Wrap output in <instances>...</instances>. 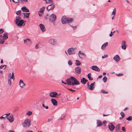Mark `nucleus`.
Returning <instances> with one entry per match:
<instances>
[{
    "label": "nucleus",
    "instance_id": "obj_30",
    "mask_svg": "<svg viewBox=\"0 0 132 132\" xmlns=\"http://www.w3.org/2000/svg\"><path fill=\"white\" fill-rule=\"evenodd\" d=\"M2 37L1 35H0V44H3L5 42L4 40H2L1 38H2Z\"/></svg>",
    "mask_w": 132,
    "mask_h": 132
},
{
    "label": "nucleus",
    "instance_id": "obj_57",
    "mask_svg": "<svg viewBox=\"0 0 132 132\" xmlns=\"http://www.w3.org/2000/svg\"><path fill=\"white\" fill-rule=\"evenodd\" d=\"M61 81H62V83H63L64 84H67V83L66 82L63 81L62 80Z\"/></svg>",
    "mask_w": 132,
    "mask_h": 132
},
{
    "label": "nucleus",
    "instance_id": "obj_58",
    "mask_svg": "<svg viewBox=\"0 0 132 132\" xmlns=\"http://www.w3.org/2000/svg\"><path fill=\"white\" fill-rule=\"evenodd\" d=\"M10 113H8L6 114H5V115H6V116H7V117H8L7 116H9L10 115Z\"/></svg>",
    "mask_w": 132,
    "mask_h": 132
},
{
    "label": "nucleus",
    "instance_id": "obj_14",
    "mask_svg": "<svg viewBox=\"0 0 132 132\" xmlns=\"http://www.w3.org/2000/svg\"><path fill=\"white\" fill-rule=\"evenodd\" d=\"M57 93L55 92H52L50 94V96L52 97H55L57 95Z\"/></svg>",
    "mask_w": 132,
    "mask_h": 132
},
{
    "label": "nucleus",
    "instance_id": "obj_29",
    "mask_svg": "<svg viewBox=\"0 0 132 132\" xmlns=\"http://www.w3.org/2000/svg\"><path fill=\"white\" fill-rule=\"evenodd\" d=\"M75 64L76 66H79L81 64L80 62L77 60H76Z\"/></svg>",
    "mask_w": 132,
    "mask_h": 132
},
{
    "label": "nucleus",
    "instance_id": "obj_48",
    "mask_svg": "<svg viewBox=\"0 0 132 132\" xmlns=\"http://www.w3.org/2000/svg\"><path fill=\"white\" fill-rule=\"evenodd\" d=\"M68 90H70V91H72V92H75V90L72 89H68Z\"/></svg>",
    "mask_w": 132,
    "mask_h": 132
},
{
    "label": "nucleus",
    "instance_id": "obj_13",
    "mask_svg": "<svg viewBox=\"0 0 132 132\" xmlns=\"http://www.w3.org/2000/svg\"><path fill=\"white\" fill-rule=\"evenodd\" d=\"M92 69L93 70H95L97 71H100V69L98 67L94 65L92 66Z\"/></svg>",
    "mask_w": 132,
    "mask_h": 132
},
{
    "label": "nucleus",
    "instance_id": "obj_49",
    "mask_svg": "<svg viewBox=\"0 0 132 132\" xmlns=\"http://www.w3.org/2000/svg\"><path fill=\"white\" fill-rule=\"evenodd\" d=\"M69 25H70V26H71L72 27V28H73V29H76L77 28V26H75L74 27H73V26H72L70 25V24H69Z\"/></svg>",
    "mask_w": 132,
    "mask_h": 132
},
{
    "label": "nucleus",
    "instance_id": "obj_56",
    "mask_svg": "<svg viewBox=\"0 0 132 132\" xmlns=\"http://www.w3.org/2000/svg\"><path fill=\"white\" fill-rule=\"evenodd\" d=\"M38 48V45L37 44L35 46V48L36 49H37Z\"/></svg>",
    "mask_w": 132,
    "mask_h": 132
},
{
    "label": "nucleus",
    "instance_id": "obj_12",
    "mask_svg": "<svg viewBox=\"0 0 132 132\" xmlns=\"http://www.w3.org/2000/svg\"><path fill=\"white\" fill-rule=\"evenodd\" d=\"M19 85L20 87L22 88H23L26 85V84L23 82V81L21 79L20 80Z\"/></svg>",
    "mask_w": 132,
    "mask_h": 132
},
{
    "label": "nucleus",
    "instance_id": "obj_6",
    "mask_svg": "<svg viewBox=\"0 0 132 132\" xmlns=\"http://www.w3.org/2000/svg\"><path fill=\"white\" fill-rule=\"evenodd\" d=\"M95 84V82H94L93 83H91L89 87L88 86L87 88L89 90H93L94 88L95 87L94 85Z\"/></svg>",
    "mask_w": 132,
    "mask_h": 132
},
{
    "label": "nucleus",
    "instance_id": "obj_52",
    "mask_svg": "<svg viewBox=\"0 0 132 132\" xmlns=\"http://www.w3.org/2000/svg\"><path fill=\"white\" fill-rule=\"evenodd\" d=\"M78 53H79V54H82L83 55H86V54L84 53H83V52H81V51H79V52Z\"/></svg>",
    "mask_w": 132,
    "mask_h": 132
},
{
    "label": "nucleus",
    "instance_id": "obj_45",
    "mask_svg": "<svg viewBox=\"0 0 132 132\" xmlns=\"http://www.w3.org/2000/svg\"><path fill=\"white\" fill-rule=\"evenodd\" d=\"M5 115H3V116H2L1 117H0V118L1 119H4L6 117L7 118V116H5L4 117V116Z\"/></svg>",
    "mask_w": 132,
    "mask_h": 132
},
{
    "label": "nucleus",
    "instance_id": "obj_18",
    "mask_svg": "<svg viewBox=\"0 0 132 132\" xmlns=\"http://www.w3.org/2000/svg\"><path fill=\"white\" fill-rule=\"evenodd\" d=\"M87 81L88 80L84 77L81 79V82L83 84H85Z\"/></svg>",
    "mask_w": 132,
    "mask_h": 132
},
{
    "label": "nucleus",
    "instance_id": "obj_23",
    "mask_svg": "<svg viewBox=\"0 0 132 132\" xmlns=\"http://www.w3.org/2000/svg\"><path fill=\"white\" fill-rule=\"evenodd\" d=\"M108 42L105 43L102 46L101 49L103 50L105 49V47L108 45Z\"/></svg>",
    "mask_w": 132,
    "mask_h": 132
},
{
    "label": "nucleus",
    "instance_id": "obj_7",
    "mask_svg": "<svg viewBox=\"0 0 132 132\" xmlns=\"http://www.w3.org/2000/svg\"><path fill=\"white\" fill-rule=\"evenodd\" d=\"M67 18L65 16H63L61 19V21L63 24H65L67 23Z\"/></svg>",
    "mask_w": 132,
    "mask_h": 132
},
{
    "label": "nucleus",
    "instance_id": "obj_8",
    "mask_svg": "<svg viewBox=\"0 0 132 132\" xmlns=\"http://www.w3.org/2000/svg\"><path fill=\"white\" fill-rule=\"evenodd\" d=\"M127 45L126 44V42L125 41H123L121 44V48L123 50L126 49Z\"/></svg>",
    "mask_w": 132,
    "mask_h": 132
},
{
    "label": "nucleus",
    "instance_id": "obj_31",
    "mask_svg": "<svg viewBox=\"0 0 132 132\" xmlns=\"http://www.w3.org/2000/svg\"><path fill=\"white\" fill-rule=\"evenodd\" d=\"M127 120L130 121L132 120V116H129L128 118H126Z\"/></svg>",
    "mask_w": 132,
    "mask_h": 132
},
{
    "label": "nucleus",
    "instance_id": "obj_24",
    "mask_svg": "<svg viewBox=\"0 0 132 132\" xmlns=\"http://www.w3.org/2000/svg\"><path fill=\"white\" fill-rule=\"evenodd\" d=\"M3 35H4L3 37L4 38V40H5L8 38V34L7 33H4Z\"/></svg>",
    "mask_w": 132,
    "mask_h": 132
},
{
    "label": "nucleus",
    "instance_id": "obj_59",
    "mask_svg": "<svg viewBox=\"0 0 132 132\" xmlns=\"http://www.w3.org/2000/svg\"><path fill=\"white\" fill-rule=\"evenodd\" d=\"M78 55H79V57L81 59H83V58H82V57H81L80 56V55L79 54V53H78Z\"/></svg>",
    "mask_w": 132,
    "mask_h": 132
},
{
    "label": "nucleus",
    "instance_id": "obj_28",
    "mask_svg": "<svg viewBox=\"0 0 132 132\" xmlns=\"http://www.w3.org/2000/svg\"><path fill=\"white\" fill-rule=\"evenodd\" d=\"M23 14L24 15V16L26 18H28L29 17V14H30V13H23Z\"/></svg>",
    "mask_w": 132,
    "mask_h": 132
},
{
    "label": "nucleus",
    "instance_id": "obj_1",
    "mask_svg": "<svg viewBox=\"0 0 132 132\" xmlns=\"http://www.w3.org/2000/svg\"><path fill=\"white\" fill-rule=\"evenodd\" d=\"M67 84L70 85H78L80 83L76 79L73 77L71 76L66 80Z\"/></svg>",
    "mask_w": 132,
    "mask_h": 132
},
{
    "label": "nucleus",
    "instance_id": "obj_33",
    "mask_svg": "<svg viewBox=\"0 0 132 132\" xmlns=\"http://www.w3.org/2000/svg\"><path fill=\"white\" fill-rule=\"evenodd\" d=\"M22 11L23 12H28L29 11L28 9H21Z\"/></svg>",
    "mask_w": 132,
    "mask_h": 132
},
{
    "label": "nucleus",
    "instance_id": "obj_51",
    "mask_svg": "<svg viewBox=\"0 0 132 132\" xmlns=\"http://www.w3.org/2000/svg\"><path fill=\"white\" fill-rule=\"evenodd\" d=\"M4 32V31L2 29H0V34H2Z\"/></svg>",
    "mask_w": 132,
    "mask_h": 132
},
{
    "label": "nucleus",
    "instance_id": "obj_22",
    "mask_svg": "<svg viewBox=\"0 0 132 132\" xmlns=\"http://www.w3.org/2000/svg\"><path fill=\"white\" fill-rule=\"evenodd\" d=\"M73 19L72 18H67V23H69L72 22Z\"/></svg>",
    "mask_w": 132,
    "mask_h": 132
},
{
    "label": "nucleus",
    "instance_id": "obj_46",
    "mask_svg": "<svg viewBox=\"0 0 132 132\" xmlns=\"http://www.w3.org/2000/svg\"><path fill=\"white\" fill-rule=\"evenodd\" d=\"M87 77L90 80H93V78L91 76H88Z\"/></svg>",
    "mask_w": 132,
    "mask_h": 132
},
{
    "label": "nucleus",
    "instance_id": "obj_60",
    "mask_svg": "<svg viewBox=\"0 0 132 132\" xmlns=\"http://www.w3.org/2000/svg\"><path fill=\"white\" fill-rule=\"evenodd\" d=\"M91 76V73H89L87 75V76L88 77V76Z\"/></svg>",
    "mask_w": 132,
    "mask_h": 132
},
{
    "label": "nucleus",
    "instance_id": "obj_2",
    "mask_svg": "<svg viewBox=\"0 0 132 132\" xmlns=\"http://www.w3.org/2000/svg\"><path fill=\"white\" fill-rule=\"evenodd\" d=\"M31 119H26L24 123L23 124V126L24 127H29L31 125Z\"/></svg>",
    "mask_w": 132,
    "mask_h": 132
},
{
    "label": "nucleus",
    "instance_id": "obj_27",
    "mask_svg": "<svg viewBox=\"0 0 132 132\" xmlns=\"http://www.w3.org/2000/svg\"><path fill=\"white\" fill-rule=\"evenodd\" d=\"M97 126H100L102 125V122L99 120H97Z\"/></svg>",
    "mask_w": 132,
    "mask_h": 132
},
{
    "label": "nucleus",
    "instance_id": "obj_15",
    "mask_svg": "<svg viewBox=\"0 0 132 132\" xmlns=\"http://www.w3.org/2000/svg\"><path fill=\"white\" fill-rule=\"evenodd\" d=\"M24 23V21L22 20H20L16 24L18 26L21 27Z\"/></svg>",
    "mask_w": 132,
    "mask_h": 132
},
{
    "label": "nucleus",
    "instance_id": "obj_11",
    "mask_svg": "<svg viewBox=\"0 0 132 132\" xmlns=\"http://www.w3.org/2000/svg\"><path fill=\"white\" fill-rule=\"evenodd\" d=\"M7 118L10 122H13L14 120V118L12 114L10 115L9 117H7Z\"/></svg>",
    "mask_w": 132,
    "mask_h": 132
},
{
    "label": "nucleus",
    "instance_id": "obj_39",
    "mask_svg": "<svg viewBox=\"0 0 132 132\" xmlns=\"http://www.w3.org/2000/svg\"><path fill=\"white\" fill-rule=\"evenodd\" d=\"M68 64L69 65H72V61L70 60H69L68 62Z\"/></svg>",
    "mask_w": 132,
    "mask_h": 132
},
{
    "label": "nucleus",
    "instance_id": "obj_37",
    "mask_svg": "<svg viewBox=\"0 0 132 132\" xmlns=\"http://www.w3.org/2000/svg\"><path fill=\"white\" fill-rule=\"evenodd\" d=\"M21 11L20 10H19L17 11L16 12V14L18 15H20L21 13Z\"/></svg>",
    "mask_w": 132,
    "mask_h": 132
},
{
    "label": "nucleus",
    "instance_id": "obj_50",
    "mask_svg": "<svg viewBox=\"0 0 132 132\" xmlns=\"http://www.w3.org/2000/svg\"><path fill=\"white\" fill-rule=\"evenodd\" d=\"M23 1H25L26 2H28L27 0H19V2H22Z\"/></svg>",
    "mask_w": 132,
    "mask_h": 132
},
{
    "label": "nucleus",
    "instance_id": "obj_20",
    "mask_svg": "<svg viewBox=\"0 0 132 132\" xmlns=\"http://www.w3.org/2000/svg\"><path fill=\"white\" fill-rule=\"evenodd\" d=\"M21 18L19 16H16V20L15 21V24L17 23L19 21H20V20H21Z\"/></svg>",
    "mask_w": 132,
    "mask_h": 132
},
{
    "label": "nucleus",
    "instance_id": "obj_35",
    "mask_svg": "<svg viewBox=\"0 0 132 132\" xmlns=\"http://www.w3.org/2000/svg\"><path fill=\"white\" fill-rule=\"evenodd\" d=\"M116 9H114L112 13V15H113L115 16V14L116 13Z\"/></svg>",
    "mask_w": 132,
    "mask_h": 132
},
{
    "label": "nucleus",
    "instance_id": "obj_36",
    "mask_svg": "<svg viewBox=\"0 0 132 132\" xmlns=\"http://www.w3.org/2000/svg\"><path fill=\"white\" fill-rule=\"evenodd\" d=\"M46 0H44V1H46V3L47 4L48 3L47 2ZM48 0V1L49 3H52L53 2V1L52 0Z\"/></svg>",
    "mask_w": 132,
    "mask_h": 132
},
{
    "label": "nucleus",
    "instance_id": "obj_38",
    "mask_svg": "<svg viewBox=\"0 0 132 132\" xmlns=\"http://www.w3.org/2000/svg\"><path fill=\"white\" fill-rule=\"evenodd\" d=\"M32 114V112L30 111H29L26 113V114L29 116L31 115Z\"/></svg>",
    "mask_w": 132,
    "mask_h": 132
},
{
    "label": "nucleus",
    "instance_id": "obj_43",
    "mask_svg": "<svg viewBox=\"0 0 132 132\" xmlns=\"http://www.w3.org/2000/svg\"><path fill=\"white\" fill-rule=\"evenodd\" d=\"M108 55H104L102 56V58L103 59H104L105 58H107L108 57Z\"/></svg>",
    "mask_w": 132,
    "mask_h": 132
},
{
    "label": "nucleus",
    "instance_id": "obj_17",
    "mask_svg": "<svg viewBox=\"0 0 132 132\" xmlns=\"http://www.w3.org/2000/svg\"><path fill=\"white\" fill-rule=\"evenodd\" d=\"M39 27L41 30L43 32L45 31V28L43 24H39Z\"/></svg>",
    "mask_w": 132,
    "mask_h": 132
},
{
    "label": "nucleus",
    "instance_id": "obj_3",
    "mask_svg": "<svg viewBox=\"0 0 132 132\" xmlns=\"http://www.w3.org/2000/svg\"><path fill=\"white\" fill-rule=\"evenodd\" d=\"M56 20V15L52 14L50 16L49 20L51 22L54 23Z\"/></svg>",
    "mask_w": 132,
    "mask_h": 132
},
{
    "label": "nucleus",
    "instance_id": "obj_41",
    "mask_svg": "<svg viewBox=\"0 0 132 132\" xmlns=\"http://www.w3.org/2000/svg\"><path fill=\"white\" fill-rule=\"evenodd\" d=\"M4 67V68H5L6 67V65H1L0 66V69H2Z\"/></svg>",
    "mask_w": 132,
    "mask_h": 132
},
{
    "label": "nucleus",
    "instance_id": "obj_16",
    "mask_svg": "<svg viewBox=\"0 0 132 132\" xmlns=\"http://www.w3.org/2000/svg\"><path fill=\"white\" fill-rule=\"evenodd\" d=\"M113 59L116 62H118L120 60L119 56L118 55H116L113 58Z\"/></svg>",
    "mask_w": 132,
    "mask_h": 132
},
{
    "label": "nucleus",
    "instance_id": "obj_47",
    "mask_svg": "<svg viewBox=\"0 0 132 132\" xmlns=\"http://www.w3.org/2000/svg\"><path fill=\"white\" fill-rule=\"evenodd\" d=\"M120 114L121 115L122 117H124L125 116V114L123 112H121L120 113Z\"/></svg>",
    "mask_w": 132,
    "mask_h": 132
},
{
    "label": "nucleus",
    "instance_id": "obj_61",
    "mask_svg": "<svg viewBox=\"0 0 132 132\" xmlns=\"http://www.w3.org/2000/svg\"><path fill=\"white\" fill-rule=\"evenodd\" d=\"M102 77V75H100L98 77V78H101Z\"/></svg>",
    "mask_w": 132,
    "mask_h": 132
},
{
    "label": "nucleus",
    "instance_id": "obj_5",
    "mask_svg": "<svg viewBox=\"0 0 132 132\" xmlns=\"http://www.w3.org/2000/svg\"><path fill=\"white\" fill-rule=\"evenodd\" d=\"M49 43L53 45H55L56 44V41L54 39H52L49 40Z\"/></svg>",
    "mask_w": 132,
    "mask_h": 132
},
{
    "label": "nucleus",
    "instance_id": "obj_64",
    "mask_svg": "<svg viewBox=\"0 0 132 132\" xmlns=\"http://www.w3.org/2000/svg\"><path fill=\"white\" fill-rule=\"evenodd\" d=\"M9 132H15L13 130H10L9 131Z\"/></svg>",
    "mask_w": 132,
    "mask_h": 132
},
{
    "label": "nucleus",
    "instance_id": "obj_9",
    "mask_svg": "<svg viewBox=\"0 0 132 132\" xmlns=\"http://www.w3.org/2000/svg\"><path fill=\"white\" fill-rule=\"evenodd\" d=\"M109 129L111 131H113L115 127L112 123H110L108 125Z\"/></svg>",
    "mask_w": 132,
    "mask_h": 132
},
{
    "label": "nucleus",
    "instance_id": "obj_34",
    "mask_svg": "<svg viewBox=\"0 0 132 132\" xmlns=\"http://www.w3.org/2000/svg\"><path fill=\"white\" fill-rule=\"evenodd\" d=\"M120 126V124H118L117 125V126L116 127V129H115V130H118L119 129V128Z\"/></svg>",
    "mask_w": 132,
    "mask_h": 132
},
{
    "label": "nucleus",
    "instance_id": "obj_19",
    "mask_svg": "<svg viewBox=\"0 0 132 132\" xmlns=\"http://www.w3.org/2000/svg\"><path fill=\"white\" fill-rule=\"evenodd\" d=\"M51 101L52 103L54 105L56 106L57 105V102L55 99H52Z\"/></svg>",
    "mask_w": 132,
    "mask_h": 132
},
{
    "label": "nucleus",
    "instance_id": "obj_53",
    "mask_svg": "<svg viewBox=\"0 0 132 132\" xmlns=\"http://www.w3.org/2000/svg\"><path fill=\"white\" fill-rule=\"evenodd\" d=\"M121 129H122V130L123 131H125V128L124 127H122Z\"/></svg>",
    "mask_w": 132,
    "mask_h": 132
},
{
    "label": "nucleus",
    "instance_id": "obj_21",
    "mask_svg": "<svg viewBox=\"0 0 132 132\" xmlns=\"http://www.w3.org/2000/svg\"><path fill=\"white\" fill-rule=\"evenodd\" d=\"M55 5L53 3L48 5L46 7V8H54L55 7Z\"/></svg>",
    "mask_w": 132,
    "mask_h": 132
},
{
    "label": "nucleus",
    "instance_id": "obj_63",
    "mask_svg": "<svg viewBox=\"0 0 132 132\" xmlns=\"http://www.w3.org/2000/svg\"><path fill=\"white\" fill-rule=\"evenodd\" d=\"M26 132H33L32 130H27Z\"/></svg>",
    "mask_w": 132,
    "mask_h": 132
},
{
    "label": "nucleus",
    "instance_id": "obj_55",
    "mask_svg": "<svg viewBox=\"0 0 132 132\" xmlns=\"http://www.w3.org/2000/svg\"><path fill=\"white\" fill-rule=\"evenodd\" d=\"M113 35V34L112 33V32L111 31V34H109L110 36V37H112Z\"/></svg>",
    "mask_w": 132,
    "mask_h": 132
},
{
    "label": "nucleus",
    "instance_id": "obj_10",
    "mask_svg": "<svg viewBox=\"0 0 132 132\" xmlns=\"http://www.w3.org/2000/svg\"><path fill=\"white\" fill-rule=\"evenodd\" d=\"M75 72L78 74H80L81 72V69L79 67H76L75 69Z\"/></svg>",
    "mask_w": 132,
    "mask_h": 132
},
{
    "label": "nucleus",
    "instance_id": "obj_26",
    "mask_svg": "<svg viewBox=\"0 0 132 132\" xmlns=\"http://www.w3.org/2000/svg\"><path fill=\"white\" fill-rule=\"evenodd\" d=\"M44 9H43L42 10H41L40 11L38 12V14L40 16H42V14H41V13L42 14L44 12Z\"/></svg>",
    "mask_w": 132,
    "mask_h": 132
},
{
    "label": "nucleus",
    "instance_id": "obj_25",
    "mask_svg": "<svg viewBox=\"0 0 132 132\" xmlns=\"http://www.w3.org/2000/svg\"><path fill=\"white\" fill-rule=\"evenodd\" d=\"M28 42H29L30 43H31V42L30 39L29 38H27L24 40V44H27V43Z\"/></svg>",
    "mask_w": 132,
    "mask_h": 132
},
{
    "label": "nucleus",
    "instance_id": "obj_32",
    "mask_svg": "<svg viewBox=\"0 0 132 132\" xmlns=\"http://www.w3.org/2000/svg\"><path fill=\"white\" fill-rule=\"evenodd\" d=\"M103 81L104 82H106L107 80V78L106 76H104V78H103Z\"/></svg>",
    "mask_w": 132,
    "mask_h": 132
},
{
    "label": "nucleus",
    "instance_id": "obj_42",
    "mask_svg": "<svg viewBox=\"0 0 132 132\" xmlns=\"http://www.w3.org/2000/svg\"><path fill=\"white\" fill-rule=\"evenodd\" d=\"M11 78H10V79H8V84H9V86H11Z\"/></svg>",
    "mask_w": 132,
    "mask_h": 132
},
{
    "label": "nucleus",
    "instance_id": "obj_62",
    "mask_svg": "<svg viewBox=\"0 0 132 132\" xmlns=\"http://www.w3.org/2000/svg\"><path fill=\"white\" fill-rule=\"evenodd\" d=\"M128 108H125L124 109V111H126L128 109Z\"/></svg>",
    "mask_w": 132,
    "mask_h": 132
},
{
    "label": "nucleus",
    "instance_id": "obj_4",
    "mask_svg": "<svg viewBox=\"0 0 132 132\" xmlns=\"http://www.w3.org/2000/svg\"><path fill=\"white\" fill-rule=\"evenodd\" d=\"M76 50V48H69L68 50V53L70 55L75 54L76 53L75 50Z\"/></svg>",
    "mask_w": 132,
    "mask_h": 132
},
{
    "label": "nucleus",
    "instance_id": "obj_40",
    "mask_svg": "<svg viewBox=\"0 0 132 132\" xmlns=\"http://www.w3.org/2000/svg\"><path fill=\"white\" fill-rule=\"evenodd\" d=\"M101 92L104 94H107L108 93V92H106L103 90H102L101 91Z\"/></svg>",
    "mask_w": 132,
    "mask_h": 132
},
{
    "label": "nucleus",
    "instance_id": "obj_44",
    "mask_svg": "<svg viewBox=\"0 0 132 132\" xmlns=\"http://www.w3.org/2000/svg\"><path fill=\"white\" fill-rule=\"evenodd\" d=\"M11 78V79L12 78V79H13V80H14V73L13 72L12 73V75Z\"/></svg>",
    "mask_w": 132,
    "mask_h": 132
},
{
    "label": "nucleus",
    "instance_id": "obj_54",
    "mask_svg": "<svg viewBox=\"0 0 132 132\" xmlns=\"http://www.w3.org/2000/svg\"><path fill=\"white\" fill-rule=\"evenodd\" d=\"M123 75V74L122 73H119L117 75L118 76H121Z\"/></svg>",
    "mask_w": 132,
    "mask_h": 132
}]
</instances>
